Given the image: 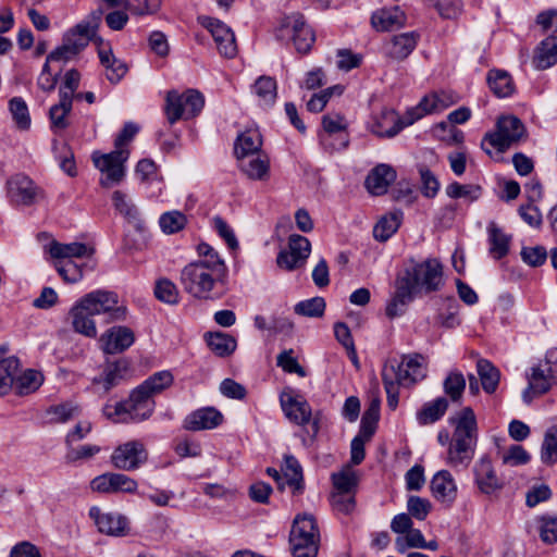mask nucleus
Instances as JSON below:
<instances>
[{
	"mask_svg": "<svg viewBox=\"0 0 557 557\" xmlns=\"http://www.w3.org/2000/svg\"><path fill=\"white\" fill-rule=\"evenodd\" d=\"M443 284V265L438 259H408L395 280V294L386 306V315L393 319L403 314L417 295L437 292Z\"/></svg>",
	"mask_w": 557,
	"mask_h": 557,
	"instance_id": "1",
	"label": "nucleus"
},
{
	"mask_svg": "<svg viewBox=\"0 0 557 557\" xmlns=\"http://www.w3.org/2000/svg\"><path fill=\"white\" fill-rule=\"evenodd\" d=\"M454 432L447 450L446 462L451 467L467 468L475 451L478 442V423L470 407H465L449 418Z\"/></svg>",
	"mask_w": 557,
	"mask_h": 557,
	"instance_id": "2",
	"label": "nucleus"
},
{
	"mask_svg": "<svg viewBox=\"0 0 557 557\" xmlns=\"http://www.w3.org/2000/svg\"><path fill=\"white\" fill-rule=\"evenodd\" d=\"M154 400L139 386L135 388L128 399L106 405L103 414L114 422H140L147 420L153 412Z\"/></svg>",
	"mask_w": 557,
	"mask_h": 557,
	"instance_id": "3",
	"label": "nucleus"
},
{
	"mask_svg": "<svg viewBox=\"0 0 557 557\" xmlns=\"http://www.w3.org/2000/svg\"><path fill=\"white\" fill-rule=\"evenodd\" d=\"M525 135V127L522 122L513 115H506L498 119L496 131L487 133L482 140V148L487 154L492 149L504 152L512 145L519 143Z\"/></svg>",
	"mask_w": 557,
	"mask_h": 557,
	"instance_id": "4",
	"label": "nucleus"
},
{
	"mask_svg": "<svg viewBox=\"0 0 557 557\" xmlns=\"http://www.w3.org/2000/svg\"><path fill=\"white\" fill-rule=\"evenodd\" d=\"M180 282L187 294L201 300L211 299V292L215 284L221 283L219 276L194 262H189L182 269Z\"/></svg>",
	"mask_w": 557,
	"mask_h": 557,
	"instance_id": "5",
	"label": "nucleus"
},
{
	"mask_svg": "<svg viewBox=\"0 0 557 557\" xmlns=\"http://www.w3.org/2000/svg\"><path fill=\"white\" fill-rule=\"evenodd\" d=\"M205 106L203 96L195 90L188 89L184 94L170 90L165 99V115L170 124L181 119H191L200 113Z\"/></svg>",
	"mask_w": 557,
	"mask_h": 557,
	"instance_id": "6",
	"label": "nucleus"
},
{
	"mask_svg": "<svg viewBox=\"0 0 557 557\" xmlns=\"http://www.w3.org/2000/svg\"><path fill=\"white\" fill-rule=\"evenodd\" d=\"M77 301L95 315L108 314L110 321L126 320L127 309L125 306L119 305V296L113 292L95 290Z\"/></svg>",
	"mask_w": 557,
	"mask_h": 557,
	"instance_id": "7",
	"label": "nucleus"
},
{
	"mask_svg": "<svg viewBox=\"0 0 557 557\" xmlns=\"http://www.w3.org/2000/svg\"><path fill=\"white\" fill-rule=\"evenodd\" d=\"M129 157L127 149L113 150L110 153L100 154L95 152L92 161L95 166L102 173L100 185L110 188L120 184L125 176L124 163Z\"/></svg>",
	"mask_w": 557,
	"mask_h": 557,
	"instance_id": "8",
	"label": "nucleus"
},
{
	"mask_svg": "<svg viewBox=\"0 0 557 557\" xmlns=\"http://www.w3.org/2000/svg\"><path fill=\"white\" fill-rule=\"evenodd\" d=\"M101 17L102 10H95L85 20L64 34L63 41L72 48L74 53L78 55L91 40L102 41L96 37Z\"/></svg>",
	"mask_w": 557,
	"mask_h": 557,
	"instance_id": "9",
	"label": "nucleus"
},
{
	"mask_svg": "<svg viewBox=\"0 0 557 557\" xmlns=\"http://www.w3.org/2000/svg\"><path fill=\"white\" fill-rule=\"evenodd\" d=\"M198 23L211 34L221 55L232 59L237 54V45L234 32L222 21L200 15Z\"/></svg>",
	"mask_w": 557,
	"mask_h": 557,
	"instance_id": "10",
	"label": "nucleus"
},
{
	"mask_svg": "<svg viewBox=\"0 0 557 557\" xmlns=\"http://www.w3.org/2000/svg\"><path fill=\"white\" fill-rule=\"evenodd\" d=\"M148 454L139 441H129L119 445L112 453L111 462L120 470L133 471L147 461Z\"/></svg>",
	"mask_w": 557,
	"mask_h": 557,
	"instance_id": "11",
	"label": "nucleus"
},
{
	"mask_svg": "<svg viewBox=\"0 0 557 557\" xmlns=\"http://www.w3.org/2000/svg\"><path fill=\"white\" fill-rule=\"evenodd\" d=\"M311 252V244L308 238L301 235H290L288 249L277 255L276 263L280 268L293 271L305 265Z\"/></svg>",
	"mask_w": 557,
	"mask_h": 557,
	"instance_id": "12",
	"label": "nucleus"
},
{
	"mask_svg": "<svg viewBox=\"0 0 557 557\" xmlns=\"http://www.w3.org/2000/svg\"><path fill=\"white\" fill-rule=\"evenodd\" d=\"M7 188L9 198L17 205L32 206L44 197L42 190L35 182L22 173L10 177Z\"/></svg>",
	"mask_w": 557,
	"mask_h": 557,
	"instance_id": "13",
	"label": "nucleus"
},
{
	"mask_svg": "<svg viewBox=\"0 0 557 557\" xmlns=\"http://www.w3.org/2000/svg\"><path fill=\"white\" fill-rule=\"evenodd\" d=\"M384 364H396L395 372L397 374V381L401 382L404 386L414 384L426 375V369L421 355L404 356L400 362L392 358Z\"/></svg>",
	"mask_w": 557,
	"mask_h": 557,
	"instance_id": "14",
	"label": "nucleus"
},
{
	"mask_svg": "<svg viewBox=\"0 0 557 557\" xmlns=\"http://www.w3.org/2000/svg\"><path fill=\"white\" fill-rule=\"evenodd\" d=\"M473 478L478 490L484 495H492L504 487V481L497 475L492 460L481 457L473 466Z\"/></svg>",
	"mask_w": 557,
	"mask_h": 557,
	"instance_id": "15",
	"label": "nucleus"
},
{
	"mask_svg": "<svg viewBox=\"0 0 557 557\" xmlns=\"http://www.w3.org/2000/svg\"><path fill=\"white\" fill-rule=\"evenodd\" d=\"M90 488L104 494L134 493L137 490V482L123 473L107 472L94 478Z\"/></svg>",
	"mask_w": 557,
	"mask_h": 557,
	"instance_id": "16",
	"label": "nucleus"
},
{
	"mask_svg": "<svg viewBox=\"0 0 557 557\" xmlns=\"http://www.w3.org/2000/svg\"><path fill=\"white\" fill-rule=\"evenodd\" d=\"M89 516L101 533L114 536H124L128 532V522L125 517L114 512H102L98 507L89 509Z\"/></svg>",
	"mask_w": 557,
	"mask_h": 557,
	"instance_id": "17",
	"label": "nucleus"
},
{
	"mask_svg": "<svg viewBox=\"0 0 557 557\" xmlns=\"http://www.w3.org/2000/svg\"><path fill=\"white\" fill-rule=\"evenodd\" d=\"M281 407L286 418L298 425L310 422L311 408L309 404L299 396L293 395L292 391H284L280 396Z\"/></svg>",
	"mask_w": 557,
	"mask_h": 557,
	"instance_id": "18",
	"label": "nucleus"
},
{
	"mask_svg": "<svg viewBox=\"0 0 557 557\" xmlns=\"http://www.w3.org/2000/svg\"><path fill=\"white\" fill-rule=\"evenodd\" d=\"M413 122L414 119H409L407 122H404L394 110L384 109L370 124L369 129L377 137L391 138L396 136L405 126Z\"/></svg>",
	"mask_w": 557,
	"mask_h": 557,
	"instance_id": "19",
	"label": "nucleus"
},
{
	"mask_svg": "<svg viewBox=\"0 0 557 557\" xmlns=\"http://www.w3.org/2000/svg\"><path fill=\"white\" fill-rule=\"evenodd\" d=\"M135 341L134 332L127 326H113L103 333L100 343L106 354H117L126 350Z\"/></svg>",
	"mask_w": 557,
	"mask_h": 557,
	"instance_id": "20",
	"label": "nucleus"
},
{
	"mask_svg": "<svg viewBox=\"0 0 557 557\" xmlns=\"http://www.w3.org/2000/svg\"><path fill=\"white\" fill-rule=\"evenodd\" d=\"M283 28H292L293 41L298 52L307 53L314 42V34L305 23L302 15L293 14L283 22Z\"/></svg>",
	"mask_w": 557,
	"mask_h": 557,
	"instance_id": "21",
	"label": "nucleus"
},
{
	"mask_svg": "<svg viewBox=\"0 0 557 557\" xmlns=\"http://www.w3.org/2000/svg\"><path fill=\"white\" fill-rule=\"evenodd\" d=\"M129 373V362L126 359H120L113 362H107L102 373L94 379V384L102 388L104 393L124 381Z\"/></svg>",
	"mask_w": 557,
	"mask_h": 557,
	"instance_id": "22",
	"label": "nucleus"
},
{
	"mask_svg": "<svg viewBox=\"0 0 557 557\" xmlns=\"http://www.w3.org/2000/svg\"><path fill=\"white\" fill-rule=\"evenodd\" d=\"M112 206L117 214H120L128 224L133 225L137 231L144 230V221L141 220L139 209L134 203L132 197L123 190H114L111 196Z\"/></svg>",
	"mask_w": 557,
	"mask_h": 557,
	"instance_id": "23",
	"label": "nucleus"
},
{
	"mask_svg": "<svg viewBox=\"0 0 557 557\" xmlns=\"http://www.w3.org/2000/svg\"><path fill=\"white\" fill-rule=\"evenodd\" d=\"M197 252L199 259L193 262L211 271L214 275L219 276L220 282L223 284L227 277V267L219 252L207 243L198 244Z\"/></svg>",
	"mask_w": 557,
	"mask_h": 557,
	"instance_id": "24",
	"label": "nucleus"
},
{
	"mask_svg": "<svg viewBox=\"0 0 557 557\" xmlns=\"http://www.w3.org/2000/svg\"><path fill=\"white\" fill-rule=\"evenodd\" d=\"M396 180L395 170L387 164H379L368 174L366 187L374 196H381L387 191L388 186Z\"/></svg>",
	"mask_w": 557,
	"mask_h": 557,
	"instance_id": "25",
	"label": "nucleus"
},
{
	"mask_svg": "<svg viewBox=\"0 0 557 557\" xmlns=\"http://www.w3.org/2000/svg\"><path fill=\"white\" fill-rule=\"evenodd\" d=\"M512 236L504 232L495 222L487 225L488 253L495 260L506 257L510 249Z\"/></svg>",
	"mask_w": 557,
	"mask_h": 557,
	"instance_id": "26",
	"label": "nucleus"
},
{
	"mask_svg": "<svg viewBox=\"0 0 557 557\" xmlns=\"http://www.w3.org/2000/svg\"><path fill=\"white\" fill-rule=\"evenodd\" d=\"M550 368L545 364L536 366L531 369V374L529 375V385L523 392V399L527 403H530L533 396L542 395L549 391L550 388Z\"/></svg>",
	"mask_w": 557,
	"mask_h": 557,
	"instance_id": "27",
	"label": "nucleus"
},
{
	"mask_svg": "<svg viewBox=\"0 0 557 557\" xmlns=\"http://www.w3.org/2000/svg\"><path fill=\"white\" fill-rule=\"evenodd\" d=\"M433 496L442 503H453L457 496V486L449 471L441 470L431 481Z\"/></svg>",
	"mask_w": 557,
	"mask_h": 557,
	"instance_id": "28",
	"label": "nucleus"
},
{
	"mask_svg": "<svg viewBox=\"0 0 557 557\" xmlns=\"http://www.w3.org/2000/svg\"><path fill=\"white\" fill-rule=\"evenodd\" d=\"M223 416L214 408H202L190 413L184 423L191 431L213 429L221 424Z\"/></svg>",
	"mask_w": 557,
	"mask_h": 557,
	"instance_id": "29",
	"label": "nucleus"
},
{
	"mask_svg": "<svg viewBox=\"0 0 557 557\" xmlns=\"http://www.w3.org/2000/svg\"><path fill=\"white\" fill-rule=\"evenodd\" d=\"M72 327L75 332L94 338L97 336L96 323L92 320L95 314L90 313L84 306L78 301L71 308L70 312Z\"/></svg>",
	"mask_w": 557,
	"mask_h": 557,
	"instance_id": "30",
	"label": "nucleus"
},
{
	"mask_svg": "<svg viewBox=\"0 0 557 557\" xmlns=\"http://www.w3.org/2000/svg\"><path fill=\"white\" fill-rule=\"evenodd\" d=\"M405 13L398 8L381 9L373 13L371 23L376 30H394L405 25Z\"/></svg>",
	"mask_w": 557,
	"mask_h": 557,
	"instance_id": "31",
	"label": "nucleus"
},
{
	"mask_svg": "<svg viewBox=\"0 0 557 557\" xmlns=\"http://www.w3.org/2000/svg\"><path fill=\"white\" fill-rule=\"evenodd\" d=\"M98 55L100 59L101 65L106 70V77L112 83H119L127 73L128 67L125 62L115 58L111 48L100 47L98 50Z\"/></svg>",
	"mask_w": 557,
	"mask_h": 557,
	"instance_id": "32",
	"label": "nucleus"
},
{
	"mask_svg": "<svg viewBox=\"0 0 557 557\" xmlns=\"http://www.w3.org/2000/svg\"><path fill=\"white\" fill-rule=\"evenodd\" d=\"M533 65L537 70H546L557 63V37L549 36L536 47Z\"/></svg>",
	"mask_w": 557,
	"mask_h": 557,
	"instance_id": "33",
	"label": "nucleus"
},
{
	"mask_svg": "<svg viewBox=\"0 0 557 557\" xmlns=\"http://www.w3.org/2000/svg\"><path fill=\"white\" fill-rule=\"evenodd\" d=\"M486 79L490 89L498 98H506L515 92L513 81L507 71L490 70Z\"/></svg>",
	"mask_w": 557,
	"mask_h": 557,
	"instance_id": "34",
	"label": "nucleus"
},
{
	"mask_svg": "<svg viewBox=\"0 0 557 557\" xmlns=\"http://www.w3.org/2000/svg\"><path fill=\"white\" fill-rule=\"evenodd\" d=\"M49 252L52 258L62 259V260H72V258H82L85 256H91L94 252V249L87 247L83 243L61 244L58 242H52L49 245Z\"/></svg>",
	"mask_w": 557,
	"mask_h": 557,
	"instance_id": "35",
	"label": "nucleus"
},
{
	"mask_svg": "<svg viewBox=\"0 0 557 557\" xmlns=\"http://www.w3.org/2000/svg\"><path fill=\"white\" fill-rule=\"evenodd\" d=\"M289 539H320L314 517L310 513L297 515L292 525Z\"/></svg>",
	"mask_w": 557,
	"mask_h": 557,
	"instance_id": "36",
	"label": "nucleus"
},
{
	"mask_svg": "<svg viewBox=\"0 0 557 557\" xmlns=\"http://www.w3.org/2000/svg\"><path fill=\"white\" fill-rule=\"evenodd\" d=\"M253 94L262 107H272L277 98V84L271 76H260L252 86Z\"/></svg>",
	"mask_w": 557,
	"mask_h": 557,
	"instance_id": "37",
	"label": "nucleus"
},
{
	"mask_svg": "<svg viewBox=\"0 0 557 557\" xmlns=\"http://www.w3.org/2000/svg\"><path fill=\"white\" fill-rule=\"evenodd\" d=\"M262 145L261 135L257 129H248L242 133L235 145L237 158L256 154Z\"/></svg>",
	"mask_w": 557,
	"mask_h": 557,
	"instance_id": "38",
	"label": "nucleus"
},
{
	"mask_svg": "<svg viewBox=\"0 0 557 557\" xmlns=\"http://www.w3.org/2000/svg\"><path fill=\"white\" fill-rule=\"evenodd\" d=\"M476 371L484 392L487 394L494 393L500 379L499 370L488 360L479 359L476 362Z\"/></svg>",
	"mask_w": 557,
	"mask_h": 557,
	"instance_id": "39",
	"label": "nucleus"
},
{
	"mask_svg": "<svg viewBox=\"0 0 557 557\" xmlns=\"http://www.w3.org/2000/svg\"><path fill=\"white\" fill-rule=\"evenodd\" d=\"M395 367L396 364H384L382 369V381L387 395V405L393 410L396 409L398 405L399 386L403 385L401 382L397 381Z\"/></svg>",
	"mask_w": 557,
	"mask_h": 557,
	"instance_id": "40",
	"label": "nucleus"
},
{
	"mask_svg": "<svg viewBox=\"0 0 557 557\" xmlns=\"http://www.w3.org/2000/svg\"><path fill=\"white\" fill-rule=\"evenodd\" d=\"M73 101L66 97L59 98V102L49 110L51 128L53 132L64 131L69 125L67 116L72 111Z\"/></svg>",
	"mask_w": 557,
	"mask_h": 557,
	"instance_id": "41",
	"label": "nucleus"
},
{
	"mask_svg": "<svg viewBox=\"0 0 557 557\" xmlns=\"http://www.w3.org/2000/svg\"><path fill=\"white\" fill-rule=\"evenodd\" d=\"M417 45V37L414 33H405L394 36L389 44L388 54L396 60L407 58Z\"/></svg>",
	"mask_w": 557,
	"mask_h": 557,
	"instance_id": "42",
	"label": "nucleus"
},
{
	"mask_svg": "<svg viewBox=\"0 0 557 557\" xmlns=\"http://www.w3.org/2000/svg\"><path fill=\"white\" fill-rule=\"evenodd\" d=\"M239 159V166L242 171L252 180H263L268 176L269 163L260 156L251 154L242 157Z\"/></svg>",
	"mask_w": 557,
	"mask_h": 557,
	"instance_id": "43",
	"label": "nucleus"
},
{
	"mask_svg": "<svg viewBox=\"0 0 557 557\" xmlns=\"http://www.w3.org/2000/svg\"><path fill=\"white\" fill-rule=\"evenodd\" d=\"M401 216L400 212H393L381 218L373 228L374 238L380 242L391 238L400 226Z\"/></svg>",
	"mask_w": 557,
	"mask_h": 557,
	"instance_id": "44",
	"label": "nucleus"
},
{
	"mask_svg": "<svg viewBox=\"0 0 557 557\" xmlns=\"http://www.w3.org/2000/svg\"><path fill=\"white\" fill-rule=\"evenodd\" d=\"M447 408V399L445 397H438L425 404L422 410L418 412L417 419L422 425L434 423L444 416Z\"/></svg>",
	"mask_w": 557,
	"mask_h": 557,
	"instance_id": "45",
	"label": "nucleus"
},
{
	"mask_svg": "<svg viewBox=\"0 0 557 557\" xmlns=\"http://www.w3.org/2000/svg\"><path fill=\"white\" fill-rule=\"evenodd\" d=\"M44 382V376L36 370H26L16 379L13 377V386L18 395H28L37 391Z\"/></svg>",
	"mask_w": 557,
	"mask_h": 557,
	"instance_id": "46",
	"label": "nucleus"
},
{
	"mask_svg": "<svg viewBox=\"0 0 557 557\" xmlns=\"http://www.w3.org/2000/svg\"><path fill=\"white\" fill-rule=\"evenodd\" d=\"M173 374L168 371H159L150 375L144 381L139 387L143 388L152 398L153 395L159 394L173 384Z\"/></svg>",
	"mask_w": 557,
	"mask_h": 557,
	"instance_id": "47",
	"label": "nucleus"
},
{
	"mask_svg": "<svg viewBox=\"0 0 557 557\" xmlns=\"http://www.w3.org/2000/svg\"><path fill=\"white\" fill-rule=\"evenodd\" d=\"M207 344L220 357L228 356L236 349L235 338L221 332L209 333L207 335Z\"/></svg>",
	"mask_w": 557,
	"mask_h": 557,
	"instance_id": "48",
	"label": "nucleus"
},
{
	"mask_svg": "<svg viewBox=\"0 0 557 557\" xmlns=\"http://www.w3.org/2000/svg\"><path fill=\"white\" fill-rule=\"evenodd\" d=\"M20 361L16 357H8L0 361V396L9 393L13 386V377L17 372Z\"/></svg>",
	"mask_w": 557,
	"mask_h": 557,
	"instance_id": "49",
	"label": "nucleus"
},
{
	"mask_svg": "<svg viewBox=\"0 0 557 557\" xmlns=\"http://www.w3.org/2000/svg\"><path fill=\"white\" fill-rule=\"evenodd\" d=\"M541 460L548 466L557 462V423L550 426L544 435Z\"/></svg>",
	"mask_w": 557,
	"mask_h": 557,
	"instance_id": "50",
	"label": "nucleus"
},
{
	"mask_svg": "<svg viewBox=\"0 0 557 557\" xmlns=\"http://www.w3.org/2000/svg\"><path fill=\"white\" fill-rule=\"evenodd\" d=\"M9 110L17 128L22 131L29 128L30 115L28 107L21 97H14L9 101Z\"/></svg>",
	"mask_w": 557,
	"mask_h": 557,
	"instance_id": "51",
	"label": "nucleus"
},
{
	"mask_svg": "<svg viewBox=\"0 0 557 557\" xmlns=\"http://www.w3.org/2000/svg\"><path fill=\"white\" fill-rule=\"evenodd\" d=\"M325 306L326 304L324 298L313 297L296 304L294 307V311L298 315L308 318H320L324 314Z\"/></svg>",
	"mask_w": 557,
	"mask_h": 557,
	"instance_id": "52",
	"label": "nucleus"
},
{
	"mask_svg": "<svg viewBox=\"0 0 557 557\" xmlns=\"http://www.w3.org/2000/svg\"><path fill=\"white\" fill-rule=\"evenodd\" d=\"M284 480L285 482L294 487L295 491L299 492L302 488V472L301 467L297 459L293 456H285L284 466Z\"/></svg>",
	"mask_w": 557,
	"mask_h": 557,
	"instance_id": "53",
	"label": "nucleus"
},
{
	"mask_svg": "<svg viewBox=\"0 0 557 557\" xmlns=\"http://www.w3.org/2000/svg\"><path fill=\"white\" fill-rule=\"evenodd\" d=\"M294 557H317L320 539H289Z\"/></svg>",
	"mask_w": 557,
	"mask_h": 557,
	"instance_id": "54",
	"label": "nucleus"
},
{
	"mask_svg": "<svg viewBox=\"0 0 557 557\" xmlns=\"http://www.w3.org/2000/svg\"><path fill=\"white\" fill-rule=\"evenodd\" d=\"M444 391L453 401H457L461 398L466 388V380L461 372L451 371L444 381Z\"/></svg>",
	"mask_w": 557,
	"mask_h": 557,
	"instance_id": "55",
	"label": "nucleus"
},
{
	"mask_svg": "<svg viewBox=\"0 0 557 557\" xmlns=\"http://www.w3.org/2000/svg\"><path fill=\"white\" fill-rule=\"evenodd\" d=\"M154 295L160 301L169 305L177 304L180 298V292L176 285L168 278H160L157 281Z\"/></svg>",
	"mask_w": 557,
	"mask_h": 557,
	"instance_id": "56",
	"label": "nucleus"
},
{
	"mask_svg": "<svg viewBox=\"0 0 557 557\" xmlns=\"http://www.w3.org/2000/svg\"><path fill=\"white\" fill-rule=\"evenodd\" d=\"M187 219L180 211H169L160 216L159 224L163 233L174 234L183 230Z\"/></svg>",
	"mask_w": 557,
	"mask_h": 557,
	"instance_id": "57",
	"label": "nucleus"
},
{
	"mask_svg": "<svg viewBox=\"0 0 557 557\" xmlns=\"http://www.w3.org/2000/svg\"><path fill=\"white\" fill-rule=\"evenodd\" d=\"M55 269L66 283H76L84 275V265L73 260H61L55 264Z\"/></svg>",
	"mask_w": 557,
	"mask_h": 557,
	"instance_id": "58",
	"label": "nucleus"
},
{
	"mask_svg": "<svg viewBox=\"0 0 557 557\" xmlns=\"http://www.w3.org/2000/svg\"><path fill=\"white\" fill-rule=\"evenodd\" d=\"M334 92L341 95L343 92V87L341 85H335L322 90L321 92L313 94L310 100L307 102L308 111L313 113L323 111Z\"/></svg>",
	"mask_w": 557,
	"mask_h": 557,
	"instance_id": "59",
	"label": "nucleus"
},
{
	"mask_svg": "<svg viewBox=\"0 0 557 557\" xmlns=\"http://www.w3.org/2000/svg\"><path fill=\"white\" fill-rule=\"evenodd\" d=\"M379 400H373L362 416L359 432L362 433L366 437H372V435L374 434L375 424L379 420Z\"/></svg>",
	"mask_w": 557,
	"mask_h": 557,
	"instance_id": "60",
	"label": "nucleus"
},
{
	"mask_svg": "<svg viewBox=\"0 0 557 557\" xmlns=\"http://www.w3.org/2000/svg\"><path fill=\"white\" fill-rule=\"evenodd\" d=\"M81 74L77 70L71 69L65 75L63 83L59 88V98L66 97L69 100L73 101L74 96L76 95V90L79 87Z\"/></svg>",
	"mask_w": 557,
	"mask_h": 557,
	"instance_id": "61",
	"label": "nucleus"
},
{
	"mask_svg": "<svg viewBox=\"0 0 557 557\" xmlns=\"http://www.w3.org/2000/svg\"><path fill=\"white\" fill-rule=\"evenodd\" d=\"M432 505L429 499L420 496H410L407 500V509L411 517L417 520H424L430 513Z\"/></svg>",
	"mask_w": 557,
	"mask_h": 557,
	"instance_id": "62",
	"label": "nucleus"
},
{
	"mask_svg": "<svg viewBox=\"0 0 557 557\" xmlns=\"http://www.w3.org/2000/svg\"><path fill=\"white\" fill-rule=\"evenodd\" d=\"M480 186L461 185L457 182H454L446 187L447 196L454 199L469 198L471 200H474L480 196Z\"/></svg>",
	"mask_w": 557,
	"mask_h": 557,
	"instance_id": "63",
	"label": "nucleus"
},
{
	"mask_svg": "<svg viewBox=\"0 0 557 557\" xmlns=\"http://www.w3.org/2000/svg\"><path fill=\"white\" fill-rule=\"evenodd\" d=\"M332 480L336 492L351 493L357 484L356 474L350 469L334 473Z\"/></svg>",
	"mask_w": 557,
	"mask_h": 557,
	"instance_id": "64",
	"label": "nucleus"
}]
</instances>
